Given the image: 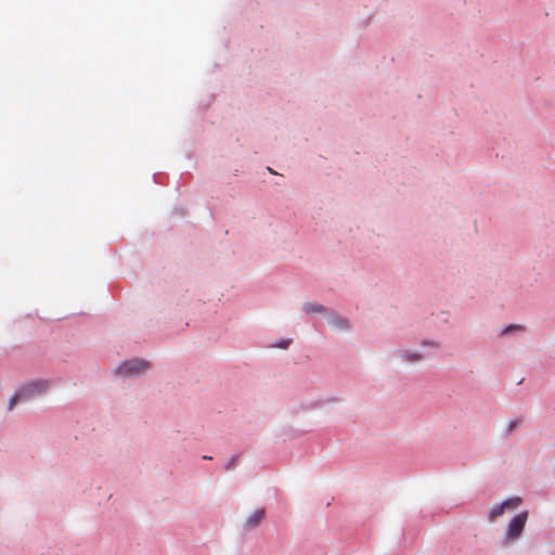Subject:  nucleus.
Here are the masks:
<instances>
[{"label":"nucleus","mask_w":555,"mask_h":555,"mask_svg":"<svg viewBox=\"0 0 555 555\" xmlns=\"http://www.w3.org/2000/svg\"><path fill=\"white\" fill-rule=\"evenodd\" d=\"M268 171H270L271 173H275L271 168H268Z\"/></svg>","instance_id":"nucleus-12"},{"label":"nucleus","mask_w":555,"mask_h":555,"mask_svg":"<svg viewBox=\"0 0 555 555\" xmlns=\"http://www.w3.org/2000/svg\"><path fill=\"white\" fill-rule=\"evenodd\" d=\"M517 423L515 421H509L507 426H508V431L511 433L515 427H516Z\"/></svg>","instance_id":"nucleus-11"},{"label":"nucleus","mask_w":555,"mask_h":555,"mask_svg":"<svg viewBox=\"0 0 555 555\" xmlns=\"http://www.w3.org/2000/svg\"><path fill=\"white\" fill-rule=\"evenodd\" d=\"M399 357L409 363H415L424 359L417 349H400Z\"/></svg>","instance_id":"nucleus-7"},{"label":"nucleus","mask_w":555,"mask_h":555,"mask_svg":"<svg viewBox=\"0 0 555 555\" xmlns=\"http://www.w3.org/2000/svg\"><path fill=\"white\" fill-rule=\"evenodd\" d=\"M150 367V361L133 357L121 361L115 369V373L121 377L134 378L144 375Z\"/></svg>","instance_id":"nucleus-3"},{"label":"nucleus","mask_w":555,"mask_h":555,"mask_svg":"<svg viewBox=\"0 0 555 555\" xmlns=\"http://www.w3.org/2000/svg\"><path fill=\"white\" fill-rule=\"evenodd\" d=\"M291 344H292L291 339H283L276 344H274L272 347H279V348L288 347V345H291Z\"/></svg>","instance_id":"nucleus-10"},{"label":"nucleus","mask_w":555,"mask_h":555,"mask_svg":"<svg viewBox=\"0 0 555 555\" xmlns=\"http://www.w3.org/2000/svg\"><path fill=\"white\" fill-rule=\"evenodd\" d=\"M264 518V509L258 508L245 516L243 520V529L254 530L256 529Z\"/></svg>","instance_id":"nucleus-5"},{"label":"nucleus","mask_w":555,"mask_h":555,"mask_svg":"<svg viewBox=\"0 0 555 555\" xmlns=\"http://www.w3.org/2000/svg\"><path fill=\"white\" fill-rule=\"evenodd\" d=\"M302 310L307 314L323 313L326 315L330 309L317 302H306L302 306Z\"/></svg>","instance_id":"nucleus-8"},{"label":"nucleus","mask_w":555,"mask_h":555,"mask_svg":"<svg viewBox=\"0 0 555 555\" xmlns=\"http://www.w3.org/2000/svg\"><path fill=\"white\" fill-rule=\"evenodd\" d=\"M521 499L519 496H511L505 499L500 503H495L488 507L487 509V518L490 522L495 521L499 517H501L505 512H512L521 504Z\"/></svg>","instance_id":"nucleus-4"},{"label":"nucleus","mask_w":555,"mask_h":555,"mask_svg":"<svg viewBox=\"0 0 555 555\" xmlns=\"http://www.w3.org/2000/svg\"><path fill=\"white\" fill-rule=\"evenodd\" d=\"M528 517V511H524L516 514L506 522L501 535V542L504 546H512L521 539Z\"/></svg>","instance_id":"nucleus-2"},{"label":"nucleus","mask_w":555,"mask_h":555,"mask_svg":"<svg viewBox=\"0 0 555 555\" xmlns=\"http://www.w3.org/2000/svg\"><path fill=\"white\" fill-rule=\"evenodd\" d=\"M325 318L328 325L337 331H345L349 328V320L337 314L335 311L328 310Z\"/></svg>","instance_id":"nucleus-6"},{"label":"nucleus","mask_w":555,"mask_h":555,"mask_svg":"<svg viewBox=\"0 0 555 555\" xmlns=\"http://www.w3.org/2000/svg\"><path fill=\"white\" fill-rule=\"evenodd\" d=\"M512 332H524V327L520 325H509L502 332V335H507Z\"/></svg>","instance_id":"nucleus-9"},{"label":"nucleus","mask_w":555,"mask_h":555,"mask_svg":"<svg viewBox=\"0 0 555 555\" xmlns=\"http://www.w3.org/2000/svg\"><path fill=\"white\" fill-rule=\"evenodd\" d=\"M52 387V383L47 379H34L23 384L9 401V410L22 401H27L36 397L46 395Z\"/></svg>","instance_id":"nucleus-1"}]
</instances>
